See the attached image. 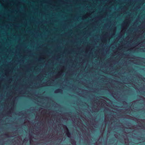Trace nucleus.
Listing matches in <instances>:
<instances>
[{"label":"nucleus","instance_id":"f03ea898","mask_svg":"<svg viewBox=\"0 0 145 145\" xmlns=\"http://www.w3.org/2000/svg\"><path fill=\"white\" fill-rule=\"evenodd\" d=\"M61 90L59 89H57L56 91H55V92H60Z\"/></svg>","mask_w":145,"mask_h":145},{"label":"nucleus","instance_id":"20e7f679","mask_svg":"<svg viewBox=\"0 0 145 145\" xmlns=\"http://www.w3.org/2000/svg\"><path fill=\"white\" fill-rule=\"evenodd\" d=\"M144 78V79H145V78Z\"/></svg>","mask_w":145,"mask_h":145},{"label":"nucleus","instance_id":"7ed1b4c3","mask_svg":"<svg viewBox=\"0 0 145 145\" xmlns=\"http://www.w3.org/2000/svg\"><path fill=\"white\" fill-rule=\"evenodd\" d=\"M72 142H74V140H72Z\"/></svg>","mask_w":145,"mask_h":145},{"label":"nucleus","instance_id":"f257e3e1","mask_svg":"<svg viewBox=\"0 0 145 145\" xmlns=\"http://www.w3.org/2000/svg\"><path fill=\"white\" fill-rule=\"evenodd\" d=\"M64 127L66 128L67 130V131H66V135L68 137H69V136L70 135V133L69 132V130L67 127L65 125L64 126Z\"/></svg>","mask_w":145,"mask_h":145}]
</instances>
